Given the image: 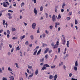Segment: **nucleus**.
<instances>
[{
	"label": "nucleus",
	"instance_id": "f8f14e48",
	"mask_svg": "<svg viewBox=\"0 0 80 80\" xmlns=\"http://www.w3.org/2000/svg\"><path fill=\"white\" fill-rule=\"evenodd\" d=\"M25 37V35H23L22 36L20 37V38L21 40H22V39H23V38H24Z\"/></svg>",
	"mask_w": 80,
	"mask_h": 80
},
{
	"label": "nucleus",
	"instance_id": "a18cd8bd",
	"mask_svg": "<svg viewBox=\"0 0 80 80\" xmlns=\"http://www.w3.org/2000/svg\"><path fill=\"white\" fill-rule=\"evenodd\" d=\"M8 12H10L11 13H13V11H12L11 10H8Z\"/></svg>",
	"mask_w": 80,
	"mask_h": 80
},
{
	"label": "nucleus",
	"instance_id": "2f4dec72",
	"mask_svg": "<svg viewBox=\"0 0 80 80\" xmlns=\"http://www.w3.org/2000/svg\"><path fill=\"white\" fill-rule=\"evenodd\" d=\"M28 68H30V69L32 68H33V67H32V66H30V65H28Z\"/></svg>",
	"mask_w": 80,
	"mask_h": 80
},
{
	"label": "nucleus",
	"instance_id": "e2e57ef3",
	"mask_svg": "<svg viewBox=\"0 0 80 80\" xmlns=\"http://www.w3.org/2000/svg\"><path fill=\"white\" fill-rule=\"evenodd\" d=\"M45 32L46 33H47V34H48V31H47V30H46L45 31Z\"/></svg>",
	"mask_w": 80,
	"mask_h": 80
},
{
	"label": "nucleus",
	"instance_id": "37998d69",
	"mask_svg": "<svg viewBox=\"0 0 80 80\" xmlns=\"http://www.w3.org/2000/svg\"><path fill=\"white\" fill-rule=\"evenodd\" d=\"M21 5V7H22V6H24V5H25V3H24V2H22Z\"/></svg>",
	"mask_w": 80,
	"mask_h": 80
},
{
	"label": "nucleus",
	"instance_id": "09e8293b",
	"mask_svg": "<svg viewBox=\"0 0 80 80\" xmlns=\"http://www.w3.org/2000/svg\"><path fill=\"white\" fill-rule=\"evenodd\" d=\"M16 29L15 28H12V32H14V31H15Z\"/></svg>",
	"mask_w": 80,
	"mask_h": 80
},
{
	"label": "nucleus",
	"instance_id": "58836bf2",
	"mask_svg": "<svg viewBox=\"0 0 80 80\" xmlns=\"http://www.w3.org/2000/svg\"><path fill=\"white\" fill-rule=\"evenodd\" d=\"M70 17H68L67 18V20L68 21L70 20Z\"/></svg>",
	"mask_w": 80,
	"mask_h": 80
},
{
	"label": "nucleus",
	"instance_id": "5fc2aeb1",
	"mask_svg": "<svg viewBox=\"0 0 80 80\" xmlns=\"http://www.w3.org/2000/svg\"><path fill=\"white\" fill-rule=\"evenodd\" d=\"M69 75L70 77H71L72 75V73H70L69 74Z\"/></svg>",
	"mask_w": 80,
	"mask_h": 80
},
{
	"label": "nucleus",
	"instance_id": "ddd939ff",
	"mask_svg": "<svg viewBox=\"0 0 80 80\" xmlns=\"http://www.w3.org/2000/svg\"><path fill=\"white\" fill-rule=\"evenodd\" d=\"M38 69H37L36 71L35 72V74L37 75L38 74Z\"/></svg>",
	"mask_w": 80,
	"mask_h": 80
},
{
	"label": "nucleus",
	"instance_id": "39448f33",
	"mask_svg": "<svg viewBox=\"0 0 80 80\" xmlns=\"http://www.w3.org/2000/svg\"><path fill=\"white\" fill-rule=\"evenodd\" d=\"M65 37H63V39L62 40V44L63 45H65Z\"/></svg>",
	"mask_w": 80,
	"mask_h": 80
},
{
	"label": "nucleus",
	"instance_id": "9d476101",
	"mask_svg": "<svg viewBox=\"0 0 80 80\" xmlns=\"http://www.w3.org/2000/svg\"><path fill=\"white\" fill-rule=\"evenodd\" d=\"M43 67H48V68H49V67H50V66H49L48 65V64H44L43 65Z\"/></svg>",
	"mask_w": 80,
	"mask_h": 80
},
{
	"label": "nucleus",
	"instance_id": "0e129e2a",
	"mask_svg": "<svg viewBox=\"0 0 80 80\" xmlns=\"http://www.w3.org/2000/svg\"><path fill=\"white\" fill-rule=\"evenodd\" d=\"M45 33H43L42 34V37H45Z\"/></svg>",
	"mask_w": 80,
	"mask_h": 80
},
{
	"label": "nucleus",
	"instance_id": "49530a36",
	"mask_svg": "<svg viewBox=\"0 0 80 80\" xmlns=\"http://www.w3.org/2000/svg\"><path fill=\"white\" fill-rule=\"evenodd\" d=\"M8 55L9 56H10L11 55V52H9L8 53Z\"/></svg>",
	"mask_w": 80,
	"mask_h": 80
},
{
	"label": "nucleus",
	"instance_id": "f257e3e1",
	"mask_svg": "<svg viewBox=\"0 0 80 80\" xmlns=\"http://www.w3.org/2000/svg\"><path fill=\"white\" fill-rule=\"evenodd\" d=\"M7 5H9V3L8 2H3V6L4 7H8V6Z\"/></svg>",
	"mask_w": 80,
	"mask_h": 80
},
{
	"label": "nucleus",
	"instance_id": "6e6552de",
	"mask_svg": "<svg viewBox=\"0 0 80 80\" xmlns=\"http://www.w3.org/2000/svg\"><path fill=\"white\" fill-rule=\"evenodd\" d=\"M50 50L49 48H47L46 49L45 51L44 52V53L45 54L47 53V52H48V51Z\"/></svg>",
	"mask_w": 80,
	"mask_h": 80
},
{
	"label": "nucleus",
	"instance_id": "c85d7f7f",
	"mask_svg": "<svg viewBox=\"0 0 80 80\" xmlns=\"http://www.w3.org/2000/svg\"><path fill=\"white\" fill-rule=\"evenodd\" d=\"M75 25H77V24L78 23V22L77 21V19H75Z\"/></svg>",
	"mask_w": 80,
	"mask_h": 80
},
{
	"label": "nucleus",
	"instance_id": "3c124183",
	"mask_svg": "<svg viewBox=\"0 0 80 80\" xmlns=\"http://www.w3.org/2000/svg\"><path fill=\"white\" fill-rule=\"evenodd\" d=\"M17 39V37L16 38L15 37H13L12 38V39H13V40H15V39Z\"/></svg>",
	"mask_w": 80,
	"mask_h": 80
},
{
	"label": "nucleus",
	"instance_id": "13d9d810",
	"mask_svg": "<svg viewBox=\"0 0 80 80\" xmlns=\"http://www.w3.org/2000/svg\"><path fill=\"white\" fill-rule=\"evenodd\" d=\"M7 37L8 38L10 37V34H8L7 35Z\"/></svg>",
	"mask_w": 80,
	"mask_h": 80
},
{
	"label": "nucleus",
	"instance_id": "5701e85b",
	"mask_svg": "<svg viewBox=\"0 0 80 80\" xmlns=\"http://www.w3.org/2000/svg\"><path fill=\"white\" fill-rule=\"evenodd\" d=\"M40 61L41 62H43L44 61V58H42V59H40Z\"/></svg>",
	"mask_w": 80,
	"mask_h": 80
},
{
	"label": "nucleus",
	"instance_id": "4468645a",
	"mask_svg": "<svg viewBox=\"0 0 80 80\" xmlns=\"http://www.w3.org/2000/svg\"><path fill=\"white\" fill-rule=\"evenodd\" d=\"M41 50H42L40 49L38 51L37 53V55H39V54L40 53Z\"/></svg>",
	"mask_w": 80,
	"mask_h": 80
},
{
	"label": "nucleus",
	"instance_id": "a878e982",
	"mask_svg": "<svg viewBox=\"0 0 80 80\" xmlns=\"http://www.w3.org/2000/svg\"><path fill=\"white\" fill-rule=\"evenodd\" d=\"M40 11H41V12L42 11H43V6H41L40 7Z\"/></svg>",
	"mask_w": 80,
	"mask_h": 80
},
{
	"label": "nucleus",
	"instance_id": "7ed1b4c3",
	"mask_svg": "<svg viewBox=\"0 0 80 80\" xmlns=\"http://www.w3.org/2000/svg\"><path fill=\"white\" fill-rule=\"evenodd\" d=\"M36 27V23H33L32 24V28H33V29H35V28Z\"/></svg>",
	"mask_w": 80,
	"mask_h": 80
},
{
	"label": "nucleus",
	"instance_id": "338daca9",
	"mask_svg": "<svg viewBox=\"0 0 80 80\" xmlns=\"http://www.w3.org/2000/svg\"><path fill=\"white\" fill-rule=\"evenodd\" d=\"M72 80H77V79H75L73 78H71Z\"/></svg>",
	"mask_w": 80,
	"mask_h": 80
},
{
	"label": "nucleus",
	"instance_id": "dca6fc26",
	"mask_svg": "<svg viewBox=\"0 0 80 80\" xmlns=\"http://www.w3.org/2000/svg\"><path fill=\"white\" fill-rule=\"evenodd\" d=\"M10 80H14V78L13 77V76H11Z\"/></svg>",
	"mask_w": 80,
	"mask_h": 80
},
{
	"label": "nucleus",
	"instance_id": "a211bd4d",
	"mask_svg": "<svg viewBox=\"0 0 80 80\" xmlns=\"http://www.w3.org/2000/svg\"><path fill=\"white\" fill-rule=\"evenodd\" d=\"M74 70H75V71H77L78 69L77 66H75L74 67Z\"/></svg>",
	"mask_w": 80,
	"mask_h": 80
},
{
	"label": "nucleus",
	"instance_id": "c9c22d12",
	"mask_svg": "<svg viewBox=\"0 0 80 80\" xmlns=\"http://www.w3.org/2000/svg\"><path fill=\"white\" fill-rule=\"evenodd\" d=\"M8 70H9V71H11V72L12 71V70L11 69V68H10V67L8 68Z\"/></svg>",
	"mask_w": 80,
	"mask_h": 80
},
{
	"label": "nucleus",
	"instance_id": "1a4fd4ad",
	"mask_svg": "<svg viewBox=\"0 0 80 80\" xmlns=\"http://www.w3.org/2000/svg\"><path fill=\"white\" fill-rule=\"evenodd\" d=\"M53 75H49V79H50V80H51V79H53Z\"/></svg>",
	"mask_w": 80,
	"mask_h": 80
},
{
	"label": "nucleus",
	"instance_id": "393cba45",
	"mask_svg": "<svg viewBox=\"0 0 80 80\" xmlns=\"http://www.w3.org/2000/svg\"><path fill=\"white\" fill-rule=\"evenodd\" d=\"M5 20H2V25H5Z\"/></svg>",
	"mask_w": 80,
	"mask_h": 80
},
{
	"label": "nucleus",
	"instance_id": "a19ab883",
	"mask_svg": "<svg viewBox=\"0 0 80 80\" xmlns=\"http://www.w3.org/2000/svg\"><path fill=\"white\" fill-rule=\"evenodd\" d=\"M45 15H46V18H48V14L47 13H46Z\"/></svg>",
	"mask_w": 80,
	"mask_h": 80
},
{
	"label": "nucleus",
	"instance_id": "c756f323",
	"mask_svg": "<svg viewBox=\"0 0 80 80\" xmlns=\"http://www.w3.org/2000/svg\"><path fill=\"white\" fill-rule=\"evenodd\" d=\"M33 76V73H32V74L29 76V77H32Z\"/></svg>",
	"mask_w": 80,
	"mask_h": 80
},
{
	"label": "nucleus",
	"instance_id": "f03ea898",
	"mask_svg": "<svg viewBox=\"0 0 80 80\" xmlns=\"http://www.w3.org/2000/svg\"><path fill=\"white\" fill-rule=\"evenodd\" d=\"M52 20L53 22H56V18H55V15H52Z\"/></svg>",
	"mask_w": 80,
	"mask_h": 80
},
{
	"label": "nucleus",
	"instance_id": "4d7b16f0",
	"mask_svg": "<svg viewBox=\"0 0 80 80\" xmlns=\"http://www.w3.org/2000/svg\"><path fill=\"white\" fill-rule=\"evenodd\" d=\"M60 48H58V52L60 53Z\"/></svg>",
	"mask_w": 80,
	"mask_h": 80
},
{
	"label": "nucleus",
	"instance_id": "423d86ee",
	"mask_svg": "<svg viewBox=\"0 0 80 80\" xmlns=\"http://www.w3.org/2000/svg\"><path fill=\"white\" fill-rule=\"evenodd\" d=\"M58 77V76L57 74H55L53 77L54 80H57V78Z\"/></svg>",
	"mask_w": 80,
	"mask_h": 80
},
{
	"label": "nucleus",
	"instance_id": "f704fd0d",
	"mask_svg": "<svg viewBox=\"0 0 80 80\" xmlns=\"http://www.w3.org/2000/svg\"><path fill=\"white\" fill-rule=\"evenodd\" d=\"M1 45L0 46V50H2V46H3V43H1Z\"/></svg>",
	"mask_w": 80,
	"mask_h": 80
},
{
	"label": "nucleus",
	"instance_id": "8fccbe9b",
	"mask_svg": "<svg viewBox=\"0 0 80 80\" xmlns=\"http://www.w3.org/2000/svg\"><path fill=\"white\" fill-rule=\"evenodd\" d=\"M55 67V65L51 66V68H54Z\"/></svg>",
	"mask_w": 80,
	"mask_h": 80
},
{
	"label": "nucleus",
	"instance_id": "680f3d73",
	"mask_svg": "<svg viewBox=\"0 0 80 80\" xmlns=\"http://www.w3.org/2000/svg\"><path fill=\"white\" fill-rule=\"evenodd\" d=\"M9 47L10 48H12V45L10 44H9Z\"/></svg>",
	"mask_w": 80,
	"mask_h": 80
},
{
	"label": "nucleus",
	"instance_id": "6ab92c4d",
	"mask_svg": "<svg viewBox=\"0 0 80 80\" xmlns=\"http://www.w3.org/2000/svg\"><path fill=\"white\" fill-rule=\"evenodd\" d=\"M37 50H36L33 53V55H36V54H37Z\"/></svg>",
	"mask_w": 80,
	"mask_h": 80
},
{
	"label": "nucleus",
	"instance_id": "412c9836",
	"mask_svg": "<svg viewBox=\"0 0 80 80\" xmlns=\"http://www.w3.org/2000/svg\"><path fill=\"white\" fill-rule=\"evenodd\" d=\"M69 43H70V42H69V41H68L67 43V46L68 48V47H69Z\"/></svg>",
	"mask_w": 80,
	"mask_h": 80
},
{
	"label": "nucleus",
	"instance_id": "20e7f679",
	"mask_svg": "<svg viewBox=\"0 0 80 80\" xmlns=\"http://www.w3.org/2000/svg\"><path fill=\"white\" fill-rule=\"evenodd\" d=\"M33 12L35 14V15H37V14L38 13V11H37V9L36 8H34Z\"/></svg>",
	"mask_w": 80,
	"mask_h": 80
},
{
	"label": "nucleus",
	"instance_id": "cd10ccee",
	"mask_svg": "<svg viewBox=\"0 0 80 80\" xmlns=\"http://www.w3.org/2000/svg\"><path fill=\"white\" fill-rule=\"evenodd\" d=\"M25 45H28V41H27L25 42Z\"/></svg>",
	"mask_w": 80,
	"mask_h": 80
},
{
	"label": "nucleus",
	"instance_id": "4be33fe9",
	"mask_svg": "<svg viewBox=\"0 0 80 80\" xmlns=\"http://www.w3.org/2000/svg\"><path fill=\"white\" fill-rule=\"evenodd\" d=\"M65 5H66V4H65V3H63L62 6V8H64V7H65Z\"/></svg>",
	"mask_w": 80,
	"mask_h": 80
},
{
	"label": "nucleus",
	"instance_id": "7c9ffc66",
	"mask_svg": "<svg viewBox=\"0 0 80 80\" xmlns=\"http://www.w3.org/2000/svg\"><path fill=\"white\" fill-rule=\"evenodd\" d=\"M7 32L8 34H10V31L9 30H7Z\"/></svg>",
	"mask_w": 80,
	"mask_h": 80
},
{
	"label": "nucleus",
	"instance_id": "e433bc0d",
	"mask_svg": "<svg viewBox=\"0 0 80 80\" xmlns=\"http://www.w3.org/2000/svg\"><path fill=\"white\" fill-rule=\"evenodd\" d=\"M47 68L44 67L42 68V69H41V70H45V69H46Z\"/></svg>",
	"mask_w": 80,
	"mask_h": 80
},
{
	"label": "nucleus",
	"instance_id": "603ef678",
	"mask_svg": "<svg viewBox=\"0 0 80 80\" xmlns=\"http://www.w3.org/2000/svg\"><path fill=\"white\" fill-rule=\"evenodd\" d=\"M2 12L0 11V17H2Z\"/></svg>",
	"mask_w": 80,
	"mask_h": 80
},
{
	"label": "nucleus",
	"instance_id": "c03bdc74",
	"mask_svg": "<svg viewBox=\"0 0 80 80\" xmlns=\"http://www.w3.org/2000/svg\"><path fill=\"white\" fill-rule=\"evenodd\" d=\"M48 54L46 55L45 56V57L46 59H47L48 58Z\"/></svg>",
	"mask_w": 80,
	"mask_h": 80
},
{
	"label": "nucleus",
	"instance_id": "0eeeda50",
	"mask_svg": "<svg viewBox=\"0 0 80 80\" xmlns=\"http://www.w3.org/2000/svg\"><path fill=\"white\" fill-rule=\"evenodd\" d=\"M8 15L9 16V17L8 18L9 19H11L12 18V16H11V14L10 13H8Z\"/></svg>",
	"mask_w": 80,
	"mask_h": 80
},
{
	"label": "nucleus",
	"instance_id": "69168bd1",
	"mask_svg": "<svg viewBox=\"0 0 80 80\" xmlns=\"http://www.w3.org/2000/svg\"><path fill=\"white\" fill-rule=\"evenodd\" d=\"M57 56L55 55V56L54 59L56 60V59H57Z\"/></svg>",
	"mask_w": 80,
	"mask_h": 80
},
{
	"label": "nucleus",
	"instance_id": "9b49d317",
	"mask_svg": "<svg viewBox=\"0 0 80 80\" xmlns=\"http://www.w3.org/2000/svg\"><path fill=\"white\" fill-rule=\"evenodd\" d=\"M58 48V45H57V44H55L54 46V47L52 48L53 49H55V48Z\"/></svg>",
	"mask_w": 80,
	"mask_h": 80
},
{
	"label": "nucleus",
	"instance_id": "de8ad7c7",
	"mask_svg": "<svg viewBox=\"0 0 80 80\" xmlns=\"http://www.w3.org/2000/svg\"><path fill=\"white\" fill-rule=\"evenodd\" d=\"M49 28L50 29H52V28H53V26L52 25H51L50 27H49Z\"/></svg>",
	"mask_w": 80,
	"mask_h": 80
},
{
	"label": "nucleus",
	"instance_id": "6e6d98bb",
	"mask_svg": "<svg viewBox=\"0 0 80 80\" xmlns=\"http://www.w3.org/2000/svg\"><path fill=\"white\" fill-rule=\"evenodd\" d=\"M63 68H64V70H66V66H65V65H64L63 66Z\"/></svg>",
	"mask_w": 80,
	"mask_h": 80
},
{
	"label": "nucleus",
	"instance_id": "b1692460",
	"mask_svg": "<svg viewBox=\"0 0 80 80\" xmlns=\"http://www.w3.org/2000/svg\"><path fill=\"white\" fill-rule=\"evenodd\" d=\"M37 33H40V28H38V29L37 30Z\"/></svg>",
	"mask_w": 80,
	"mask_h": 80
},
{
	"label": "nucleus",
	"instance_id": "bf43d9fd",
	"mask_svg": "<svg viewBox=\"0 0 80 80\" xmlns=\"http://www.w3.org/2000/svg\"><path fill=\"white\" fill-rule=\"evenodd\" d=\"M5 24L6 25V28H7V26H8V24L7 23V22H6Z\"/></svg>",
	"mask_w": 80,
	"mask_h": 80
},
{
	"label": "nucleus",
	"instance_id": "4c0bfd02",
	"mask_svg": "<svg viewBox=\"0 0 80 80\" xmlns=\"http://www.w3.org/2000/svg\"><path fill=\"white\" fill-rule=\"evenodd\" d=\"M30 38H31V40H33V36L31 35L30 36Z\"/></svg>",
	"mask_w": 80,
	"mask_h": 80
},
{
	"label": "nucleus",
	"instance_id": "2eb2a0df",
	"mask_svg": "<svg viewBox=\"0 0 80 80\" xmlns=\"http://www.w3.org/2000/svg\"><path fill=\"white\" fill-rule=\"evenodd\" d=\"M60 18H61V15L60 14H59L58 15V18L57 19L58 20H59Z\"/></svg>",
	"mask_w": 80,
	"mask_h": 80
},
{
	"label": "nucleus",
	"instance_id": "72a5a7b5",
	"mask_svg": "<svg viewBox=\"0 0 80 80\" xmlns=\"http://www.w3.org/2000/svg\"><path fill=\"white\" fill-rule=\"evenodd\" d=\"M20 56H21V57H23V55L22 54V52L21 51H20Z\"/></svg>",
	"mask_w": 80,
	"mask_h": 80
},
{
	"label": "nucleus",
	"instance_id": "aec40b11",
	"mask_svg": "<svg viewBox=\"0 0 80 80\" xmlns=\"http://www.w3.org/2000/svg\"><path fill=\"white\" fill-rule=\"evenodd\" d=\"M75 66L76 67H78V62L77 61H76L75 62Z\"/></svg>",
	"mask_w": 80,
	"mask_h": 80
},
{
	"label": "nucleus",
	"instance_id": "473e14b6",
	"mask_svg": "<svg viewBox=\"0 0 80 80\" xmlns=\"http://www.w3.org/2000/svg\"><path fill=\"white\" fill-rule=\"evenodd\" d=\"M39 48V46H37V47H36V48L34 49H33V51H35V50L38 48Z\"/></svg>",
	"mask_w": 80,
	"mask_h": 80
},
{
	"label": "nucleus",
	"instance_id": "774afa93",
	"mask_svg": "<svg viewBox=\"0 0 80 80\" xmlns=\"http://www.w3.org/2000/svg\"><path fill=\"white\" fill-rule=\"evenodd\" d=\"M2 80H7V79L5 78H3Z\"/></svg>",
	"mask_w": 80,
	"mask_h": 80
},
{
	"label": "nucleus",
	"instance_id": "052dcab7",
	"mask_svg": "<svg viewBox=\"0 0 80 80\" xmlns=\"http://www.w3.org/2000/svg\"><path fill=\"white\" fill-rule=\"evenodd\" d=\"M45 46H47V44H46L43 43V47H45Z\"/></svg>",
	"mask_w": 80,
	"mask_h": 80
},
{
	"label": "nucleus",
	"instance_id": "f3484780",
	"mask_svg": "<svg viewBox=\"0 0 80 80\" xmlns=\"http://www.w3.org/2000/svg\"><path fill=\"white\" fill-rule=\"evenodd\" d=\"M15 64L16 65V66L17 68H20V67L18 66V63H15Z\"/></svg>",
	"mask_w": 80,
	"mask_h": 80
},
{
	"label": "nucleus",
	"instance_id": "ea45409f",
	"mask_svg": "<svg viewBox=\"0 0 80 80\" xmlns=\"http://www.w3.org/2000/svg\"><path fill=\"white\" fill-rule=\"evenodd\" d=\"M63 65V62H62L61 63H59V67H60V66H62Z\"/></svg>",
	"mask_w": 80,
	"mask_h": 80
},
{
	"label": "nucleus",
	"instance_id": "864d4df0",
	"mask_svg": "<svg viewBox=\"0 0 80 80\" xmlns=\"http://www.w3.org/2000/svg\"><path fill=\"white\" fill-rule=\"evenodd\" d=\"M14 50V49H13V48H12L11 50V53H13V50Z\"/></svg>",
	"mask_w": 80,
	"mask_h": 80
},
{
	"label": "nucleus",
	"instance_id": "79ce46f5",
	"mask_svg": "<svg viewBox=\"0 0 80 80\" xmlns=\"http://www.w3.org/2000/svg\"><path fill=\"white\" fill-rule=\"evenodd\" d=\"M16 49L18 50H20V48L19 46H18V47H17Z\"/></svg>",
	"mask_w": 80,
	"mask_h": 80
},
{
	"label": "nucleus",
	"instance_id": "bb28decb",
	"mask_svg": "<svg viewBox=\"0 0 80 80\" xmlns=\"http://www.w3.org/2000/svg\"><path fill=\"white\" fill-rule=\"evenodd\" d=\"M57 25H58V22H56L55 23V28H57Z\"/></svg>",
	"mask_w": 80,
	"mask_h": 80
}]
</instances>
